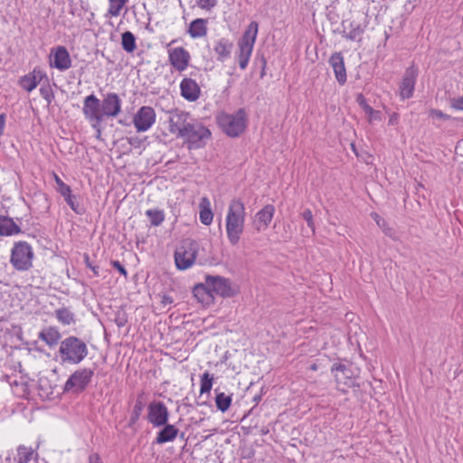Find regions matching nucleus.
I'll use <instances>...</instances> for the list:
<instances>
[{
	"label": "nucleus",
	"instance_id": "cd10ccee",
	"mask_svg": "<svg viewBox=\"0 0 463 463\" xmlns=\"http://www.w3.org/2000/svg\"><path fill=\"white\" fill-rule=\"evenodd\" d=\"M193 294L198 302L202 304H208L213 298L211 288L205 283L195 285L193 289Z\"/></svg>",
	"mask_w": 463,
	"mask_h": 463
},
{
	"label": "nucleus",
	"instance_id": "a878e982",
	"mask_svg": "<svg viewBox=\"0 0 463 463\" xmlns=\"http://www.w3.org/2000/svg\"><path fill=\"white\" fill-rule=\"evenodd\" d=\"M146 401H145V392H141L137 394L135 405L131 411V415L128 421V427L134 428L135 424L139 420L142 411L145 408Z\"/></svg>",
	"mask_w": 463,
	"mask_h": 463
},
{
	"label": "nucleus",
	"instance_id": "3c124183",
	"mask_svg": "<svg viewBox=\"0 0 463 463\" xmlns=\"http://www.w3.org/2000/svg\"><path fill=\"white\" fill-rule=\"evenodd\" d=\"M111 265L114 269H116L121 275L125 278L128 277V271L125 267L118 260H111Z\"/></svg>",
	"mask_w": 463,
	"mask_h": 463
},
{
	"label": "nucleus",
	"instance_id": "412c9836",
	"mask_svg": "<svg viewBox=\"0 0 463 463\" xmlns=\"http://www.w3.org/2000/svg\"><path fill=\"white\" fill-rule=\"evenodd\" d=\"M181 95L189 101L199 99L201 89L194 80L184 78L180 83Z\"/></svg>",
	"mask_w": 463,
	"mask_h": 463
},
{
	"label": "nucleus",
	"instance_id": "f3484780",
	"mask_svg": "<svg viewBox=\"0 0 463 463\" xmlns=\"http://www.w3.org/2000/svg\"><path fill=\"white\" fill-rule=\"evenodd\" d=\"M170 64L178 71H184L189 64L191 55L184 47L168 50Z\"/></svg>",
	"mask_w": 463,
	"mask_h": 463
},
{
	"label": "nucleus",
	"instance_id": "7c9ffc66",
	"mask_svg": "<svg viewBox=\"0 0 463 463\" xmlns=\"http://www.w3.org/2000/svg\"><path fill=\"white\" fill-rule=\"evenodd\" d=\"M209 206V200L207 198H203L200 203V221L204 225L211 224L213 219V213Z\"/></svg>",
	"mask_w": 463,
	"mask_h": 463
},
{
	"label": "nucleus",
	"instance_id": "a211bd4d",
	"mask_svg": "<svg viewBox=\"0 0 463 463\" xmlns=\"http://www.w3.org/2000/svg\"><path fill=\"white\" fill-rule=\"evenodd\" d=\"M417 76L418 71L413 66L409 67L405 71V73L400 85V95L402 99H410L411 97H412Z\"/></svg>",
	"mask_w": 463,
	"mask_h": 463
},
{
	"label": "nucleus",
	"instance_id": "bb28decb",
	"mask_svg": "<svg viewBox=\"0 0 463 463\" xmlns=\"http://www.w3.org/2000/svg\"><path fill=\"white\" fill-rule=\"evenodd\" d=\"M232 47L233 44L229 40L224 38L219 40L213 48L215 53L217 54V60L219 61H224L227 58H229L232 53Z\"/></svg>",
	"mask_w": 463,
	"mask_h": 463
},
{
	"label": "nucleus",
	"instance_id": "6ab92c4d",
	"mask_svg": "<svg viewBox=\"0 0 463 463\" xmlns=\"http://www.w3.org/2000/svg\"><path fill=\"white\" fill-rule=\"evenodd\" d=\"M275 213L273 204H267L260 210L254 217L253 226L258 232L266 230L270 224Z\"/></svg>",
	"mask_w": 463,
	"mask_h": 463
},
{
	"label": "nucleus",
	"instance_id": "f704fd0d",
	"mask_svg": "<svg viewBox=\"0 0 463 463\" xmlns=\"http://www.w3.org/2000/svg\"><path fill=\"white\" fill-rule=\"evenodd\" d=\"M215 403L217 409L222 412L227 411L232 404V395H226L224 392H218L217 390H215Z\"/></svg>",
	"mask_w": 463,
	"mask_h": 463
},
{
	"label": "nucleus",
	"instance_id": "ea45409f",
	"mask_svg": "<svg viewBox=\"0 0 463 463\" xmlns=\"http://www.w3.org/2000/svg\"><path fill=\"white\" fill-rule=\"evenodd\" d=\"M109 14L111 16H118L121 9L124 7L128 0H109Z\"/></svg>",
	"mask_w": 463,
	"mask_h": 463
},
{
	"label": "nucleus",
	"instance_id": "9d476101",
	"mask_svg": "<svg viewBox=\"0 0 463 463\" xmlns=\"http://www.w3.org/2000/svg\"><path fill=\"white\" fill-rule=\"evenodd\" d=\"M205 284L210 287L212 295L214 293L222 298H231L236 293L231 280L221 276L207 275Z\"/></svg>",
	"mask_w": 463,
	"mask_h": 463
},
{
	"label": "nucleus",
	"instance_id": "f257e3e1",
	"mask_svg": "<svg viewBox=\"0 0 463 463\" xmlns=\"http://www.w3.org/2000/svg\"><path fill=\"white\" fill-rule=\"evenodd\" d=\"M246 211L241 199H232L228 207L225 219L226 232L229 242L237 245L244 231Z\"/></svg>",
	"mask_w": 463,
	"mask_h": 463
},
{
	"label": "nucleus",
	"instance_id": "e2e57ef3",
	"mask_svg": "<svg viewBox=\"0 0 463 463\" xmlns=\"http://www.w3.org/2000/svg\"><path fill=\"white\" fill-rule=\"evenodd\" d=\"M462 276H463V273H462Z\"/></svg>",
	"mask_w": 463,
	"mask_h": 463
},
{
	"label": "nucleus",
	"instance_id": "4c0bfd02",
	"mask_svg": "<svg viewBox=\"0 0 463 463\" xmlns=\"http://www.w3.org/2000/svg\"><path fill=\"white\" fill-rule=\"evenodd\" d=\"M19 84L28 92L33 90L38 85V83L35 81V78L33 77L30 73L21 77L19 80Z\"/></svg>",
	"mask_w": 463,
	"mask_h": 463
},
{
	"label": "nucleus",
	"instance_id": "9b49d317",
	"mask_svg": "<svg viewBox=\"0 0 463 463\" xmlns=\"http://www.w3.org/2000/svg\"><path fill=\"white\" fill-rule=\"evenodd\" d=\"M156 111L152 107H141L133 117V124L137 132L147 131L156 122Z\"/></svg>",
	"mask_w": 463,
	"mask_h": 463
},
{
	"label": "nucleus",
	"instance_id": "e433bc0d",
	"mask_svg": "<svg viewBox=\"0 0 463 463\" xmlns=\"http://www.w3.org/2000/svg\"><path fill=\"white\" fill-rule=\"evenodd\" d=\"M146 215L149 218L153 226H159L165 220L164 212L157 209H149L146 212Z\"/></svg>",
	"mask_w": 463,
	"mask_h": 463
},
{
	"label": "nucleus",
	"instance_id": "a19ab883",
	"mask_svg": "<svg viewBox=\"0 0 463 463\" xmlns=\"http://www.w3.org/2000/svg\"><path fill=\"white\" fill-rule=\"evenodd\" d=\"M213 376H211V374L208 372L203 373V374L201 376V394L210 392L213 387Z\"/></svg>",
	"mask_w": 463,
	"mask_h": 463
},
{
	"label": "nucleus",
	"instance_id": "7ed1b4c3",
	"mask_svg": "<svg viewBox=\"0 0 463 463\" xmlns=\"http://www.w3.org/2000/svg\"><path fill=\"white\" fill-rule=\"evenodd\" d=\"M211 135V131L201 123L191 122L180 137L186 140L189 149H198L205 146Z\"/></svg>",
	"mask_w": 463,
	"mask_h": 463
},
{
	"label": "nucleus",
	"instance_id": "393cba45",
	"mask_svg": "<svg viewBox=\"0 0 463 463\" xmlns=\"http://www.w3.org/2000/svg\"><path fill=\"white\" fill-rule=\"evenodd\" d=\"M188 33L194 39L201 38L207 34V20L197 18L189 24Z\"/></svg>",
	"mask_w": 463,
	"mask_h": 463
},
{
	"label": "nucleus",
	"instance_id": "0eeeda50",
	"mask_svg": "<svg viewBox=\"0 0 463 463\" xmlns=\"http://www.w3.org/2000/svg\"><path fill=\"white\" fill-rule=\"evenodd\" d=\"M82 112L91 123L92 128H98L104 119L101 101L94 94H90L84 99Z\"/></svg>",
	"mask_w": 463,
	"mask_h": 463
},
{
	"label": "nucleus",
	"instance_id": "473e14b6",
	"mask_svg": "<svg viewBox=\"0 0 463 463\" xmlns=\"http://www.w3.org/2000/svg\"><path fill=\"white\" fill-rule=\"evenodd\" d=\"M238 45H239V49H240V52H239V56H238L239 66L241 70H244V69H246V67L249 63V60L250 58V55H251V52L253 50V46L249 45L247 43L246 44L238 43Z\"/></svg>",
	"mask_w": 463,
	"mask_h": 463
},
{
	"label": "nucleus",
	"instance_id": "4d7b16f0",
	"mask_svg": "<svg viewBox=\"0 0 463 463\" xmlns=\"http://www.w3.org/2000/svg\"><path fill=\"white\" fill-rule=\"evenodd\" d=\"M96 131H97V135H96V137L97 138H99L100 137V135H101V128H100V125H99L98 128H93Z\"/></svg>",
	"mask_w": 463,
	"mask_h": 463
},
{
	"label": "nucleus",
	"instance_id": "4be33fe9",
	"mask_svg": "<svg viewBox=\"0 0 463 463\" xmlns=\"http://www.w3.org/2000/svg\"><path fill=\"white\" fill-rule=\"evenodd\" d=\"M162 429L157 432L155 442L156 444H164L174 441L178 436L179 430L173 424L168 422L161 426Z\"/></svg>",
	"mask_w": 463,
	"mask_h": 463
},
{
	"label": "nucleus",
	"instance_id": "49530a36",
	"mask_svg": "<svg viewBox=\"0 0 463 463\" xmlns=\"http://www.w3.org/2000/svg\"><path fill=\"white\" fill-rule=\"evenodd\" d=\"M449 104L456 110H463V95L458 98L450 99Z\"/></svg>",
	"mask_w": 463,
	"mask_h": 463
},
{
	"label": "nucleus",
	"instance_id": "f8f14e48",
	"mask_svg": "<svg viewBox=\"0 0 463 463\" xmlns=\"http://www.w3.org/2000/svg\"><path fill=\"white\" fill-rule=\"evenodd\" d=\"M331 373L334 374L339 391L343 392H346L344 387H341V384H344L347 388L352 386L354 372L349 364L335 363L331 367Z\"/></svg>",
	"mask_w": 463,
	"mask_h": 463
},
{
	"label": "nucleus",
	"instance_id": "a18cd8bd",
	"mask_svg": "<svg viewBox=\"0 0 463 463\" xmlns=\"http://www.w3.org/2000/svg\"><path fill=\"white\" fill-rule=\"evenodd\" d=\"M430 117L432 118H438L440 120H449L450 118V116L448 114L443 113L439 109H432L430 111Z\"/></svg>",
	"mask_w": 463,
	"mask_h": 463
},
{
	"label": "nucleus",
	"instance_id": "5701e85b",
	"mask_svg": "<svg viewBox=\"0 0 463 463\" xmlns=\"http://www.w3.org/2000/svg\"><path fill=\"white\" fill-rule=\"evenodd\" d=\"M38 337L45 342L47 345L52 347L60 342L61 335L56 326H48L39 333Z\"/></svg>",
	"mask_w": 463,
	"mask_h": 463
},
{
	"label": "nucleus",
	"instance_id": "20e7f679",
	"mask_svg": "<svg viewBox=\"0 0 463 463\" xmlns=\"http://www.w3.org/2000/svg\"><path fill=\"white\" fill-rule=\"evenodd\" d=\"M33 252L31 245L26 241L15 242L12 250L10 262L19 271L28 270L32 268Z\"/></svg>",
	"mask_w": 463,
	"mask_h": 463
},
{
	"label": "nucleus",
	"instance_id": "39448f33",
	"mask_svg": "<svg viewBox=\"0 0 463 463\" xmlns=\"http://www.w3.org/2000/svg\"><path fill=\"white\" fill-rule=\"evenodd\" d=\"M223 132L229 137H239L246 128V113L243 109H240L235 114L222 115L218 119Z\"/></svg>",
	"mask_w": 463,
	"mask_h": 463
},
{
	"label": "nucleus",
	"instance_id": "864d4df0",
	"mask_svg": "<svg viewBox=\"0 0 463 463\" xmlns=\"http://www.w3.org/2000/svg\"><path fill=\"white\" fill-rule=\"evenodd\" d=\"M173 298L168 295H164L161 299V304L163 306L170 305L173 303Z\"/></svg>",
	"mask_w": 463,
	"mask_h": 463
},
{
	"label": "nucleus",
	"instance_id": "37998d69",
	"mask_svg": "<svg viewBox=\"0 0 463 463\" xmlns=\"http://www.w3.org/2000/svg\"><path fill=\"white\" fill-rule=\"evenodd\" d=\"M302 217L307 222V226L310 228L311 233L314 234L315 233V223L313 221L312 212L309 209L305 210L302 213Z\"/></svg>",
	"mask_w": 463,
	"mask_h": 463
},
{
	"label": "nucleus",
	"instance_id": "423d86ee",
	"mask_svg": "<svg viewBox=\"0 0 463 463\" xmlns=\"http://www.w3.org/2000/svg\"><path fill=\"white\" fill-rule=\"evenodd\" d=\"M198 248L199 245L195 241H184L175 252L176 268L180 270H184L190 268L194 263Z\"/></svg>",
	"mask_w": 463,
	"mask_h": 463
},
{
	"label": "nucleus",
	"instance_id": "4468645a",
	"mask_svg": "<svg viewBox=\"0 0 463 463\" xmlns=\"http://www.w3.org/2000/svg\"><path fill=\"white\" fill-rule=\"evenodd\" d=\"M50 66L61 71H64L71 67V59L64 46H58L52 50Z\"/></svg>",
	"mask_w": 463,
	"mask_h": 463
},
{
	"label": "nucleus",
	"instance_id": "052dcab7",
	"mask_svg": "<svg viewBox=\"0 0 463 463\" xmlns=\"http://www.w3.org/2000/svg\"><path fill=\"white\" fill-rule=\"evenodd\" d=\"M260 399V396H259V397H255V398H254V401H255V402H258Z\"/></svg>",
	"mask_w": 463,
	"mask_h": 463
},
{
	"label": "nucleus",
	"instance_id": "79ce46f5",
	"mask_svg": "<svg viewBox=\"0 0 463 463\" xmlns=\"http://www.w3.org/2000/svg\"><path fill=\"white\" fill-rule=\"evenodd\" d=\"M40 94L48 104H51L54 99L53 90L49 84L43 85L40 88Z\"/></svg>",
	"mask_w": 463,
	"mask_h": 463
},
{
	"label": "nucleus",
	"instance_id": "c03bdc74",
	"mask_svg": "<svg viewBox=\"0 0 463 463\" xmlns=\"http://www.w3.org/2000/svg\"><path fill=\"white\" fill-rule=\"evenodd\" d=\"M33 77L35 78V81L39 84L43 79L48 81V78L46 73L40 69L39 67H35L33 71L29 72Z\"/></svg>",
	"mask_w": 463,
	"mask_h": 463
},
{
	"label": "nucleus",
	"instance_id": "c756f323",
	"mask_svg": "<svg viewBox=\"0 0 463 463\" xmlns=\"http://www.w3.org/2000/svg\"><path fill=\"white\" fill-rule=\"evenodd\" d=\"M357 104L364 110L369 117V121L379 119L380 112L374 110L366 101L365 97L362 93H358L355 98Z\"/></svg>",
	"mask_w": 463,
	"mask_h": 463
},
{
	"label": "nucleus",
	"instance_id": "ddd939ff",
	"mask_svg": "<svg viewBox=\"0 0 463 463\" xmlns=\"http://www.w3.org/2000/svg\"><path fill=\"white\" fill-rule=\"evenodd\" d=\"M57 192L64 198L70 208L77 214H83L85 209L79 203L77 197L71 194V187L66 184L56 174H54Z\"/></svg>",
	"mask_w": 463,
	"mask_h": 463
},
{
	"label": "nucleus",
	"instance_id": "bf43d9fd",
	"mask_svg": "<svg viewBox=\"0 0 463 463\" xmlns=\"http://www.w3.org/2000/svg\"><path fill=\"white\" fill-rule=\"evenodd\" d=\"M310 369L313 370V371H316L317 369V365L316 364H313L311 366H310Z\"/></svg>",
	"mask_w": 463,
	"mask_h": 463
},
{
	"label": "nucleus",
	"instance_id": "603ef678",
	"mask_svg": "<svg viewBox=\"0 0 463 463\" xmlns=\"http://www.w3.org/2000/svg\"><path fill=\"white\" fill-rule=\"evenodd\" d=\"M128 142L130 146L138 148L141 146L143 140L137 137H128Z\"/></svg>",
	"mask_w": 463,
	"mask_h": 463
},
{
	"label": "nucleus",
	"instance_id": "5fc2aeb1",
	"mask_svg": "<svg viewBox=\"0 0 463 463\" xmlns=\"http://www.w3.org/2000/svg\"><path fill=\"white\" fill-rule=\"evenodd\" d=\"M5 125V114H0V136L4 133V128Z\"/></svg>",
	"mask_w": 463,
	"mask_h": 463
},
{
	"label": "nucleus",
	"instance_id": "c85d7f7f",
	"mask_svg": "<svg viewBox=\"0 0 463 463\" xmlns=\"http://www.w3.org/2000/svg\"><path fill=\"white\" fill-rule=\"evenodd\" d=\"M258 30H259L258 23L255 21L250 22L238 43H241V44L247 43L249 45L254 46V43H255L256 38H257V34H258Z\"/></svg>",
	"mask_w": 463,
	"mask_h": 463
},
{
	"label": "nucleus",
	"instance_id": "b1692460",
	"mask_svg": "<svg viewBox=\"0 0 463 463\" xmlns=\"http://www.w3.org/2000/svg\"><path fill=\"white\" fill-rule=\"evenodd\" d=\"M22 232L21 228L14 222L13 218L8 216H0V235L12 236Z\"/></svg>",
	"mask_w": 463,
	"mask_h": 463
},
{
	"label": "nucleus",
	"instance_id": "aec40b11",
	"mask_svg": "<svg viewBox=\"0 0 463 463\" xmlns=\"http://www.w3.org/2000/svg\"><path fill=\"white\" fill-rule=\"evenodd\" d=\"M329 64L333 68L337 82L344 85L347 77L343 54L337 52H334L329 58Z\"/></svg>",
	"mask_w": 463,
	"mask_h": 463
},
{
	"label": "nucleus",
	"instance_id": "09e8293b",
	"mask_svg": "<svg viewBox=\"0 0 463 463\" xmlns=\"http://www.w3.org/2000/svg\"><path fill=\"white\" fill-rule=\"evenodd\" d=\"M216 0H197L198 5L202 9L211 10L216 5Z\"/></svg>",
	"mask_w": 463,
	"mask_h": 463
},
{
	"label": "nucleus",
	"instance_id": "8fccbe9b",
	"mask_svg": "<svg viewBox=\"0 0 463 463\" xmlns=\"http://www.w3.org/2000/svg\"><path fill=\"white\" fill-rule=\"evenodd\" d=\"M115 323L118 327H123L128 323V318L125 313H118L116 315Z\"/></svg>",
	"mask_w": 463,
	"mask_h": 463
},
{
	"label": "nucleus",
	"instance_id": "f03ea898",
	"mask_svg": "<svg viewBox=\"0 0 463 463\" xmlns=\"http://www.w3.org/2000/svg\"><path fill=\"white\" fill-rule=\"evenodd\" d=\"M86 343L74 335H70L60 342L58 354L61 364H79L88 355Z\"/></svg>",
	"mask_w": 463,
	"mask_h": 463
},
{
	"label": "nucleus",
	"instance_id": "1a4fd4ad",
	"mask_svg": "<svg viewBox=\"0 0 463 463\" xmlns=\"http://www.w3.org/2000/svg\"><path fill=\"white\" fill-rule=\"evenodd\" d=\"M146 420L153 427L158 428L168 422L169 411L160 401H153L147 406Z\"/></svg>",
	"mask_w": 463,
	"mask_h": 463
},
{
	"label": "nucleus",
	"instance_id": "6e6552de",
	"mask_svg": "<svg viewBox=\"0 0 463 463\" xmlns=\"http://www.w3.org/2000/svg\"><path fill=\"white\" fill-rule=\"evenodd\" d=\"M94 371L89 368L76 370L66 381L64 392L75 390L77 392H83L91 382Z\"/></svg>",
	"mask_w": 463,
	"mask_h": 463
},
{
	"label": "nucleus",
	"instance_id": "58836bf2",
	"mask_svg": "<svg viewBox=\"0 0 463 463\" xmlns=\"http://www.w3.org/2000/svg\"><path fill=\"white\" fill-rule=\"evenodd\" d=\"M33 456V450L25 446H19L17 449L18 463H27Z\"/></svg>",
	"mask_w": 463,
	"mask_h": 463
},
{
	"label": "nucleus",
	"instance_id": "2f4dec72",
	"mask_svg": "<svg viewBox=\"0 0 463 463\" xmlns=\"http://www.w3.org/2000/svg\"><path fill=\"white\" fill-rule=\"evenodd\" d=\"M55 317L63 326H70L75 323V315L67 307H61L55 310Z\"/></svg>",
	"mask_w": 463,
	"mask_h": 463
},
{
	"label": "nucleus",
	"instance_id": "680f3d73",
	"mask_svg": "<svg viewBox=\"0 0 463 463\" xmlns=\"http://www.w3.org/2000/svg\"><path fill=\"white\" fill-rule=\"evenodd\" d=\"M345 23H347V21H343L342 25L345 26Z\"/></svg>",
	"mask_w": 463,
	"mask_h": 463
},
{
	"label": "nucleus",
	"instance_id": "c9c22d12",
	"mask_svg": "<svg viewBox=\"0 0 463 463\" xmlns=\"http://www.w3.org/2000/svg\"><path fill=\"white\" fill-rule=\"evenodd\" d=\"M350 32L343 36L350 41H360L361 36L364 32V28L361 26L360 24H356L355 22L349 23Z\"/></svg>",
	"mask_w": 463,
	"mask_h": 463
},
{
	"label": "nucleus",
	"instance_id": "de8ad7c7",
	"mask_svg": "<svg viewBox=\"0 0 463 463\" xmlns=\"http://www.w3.org/2000/svg\"><path fill=\"white\" fill-rule=\"evenodd\" d=\"M84 263L86 265V267H88L89 269H90L94 274V276L98 277L99 276V266H96V265H93L91 262H90V256L88 254H84Z\"/></svg>",
	"mask_w": 463,
	"mask_h": 463
},
{
	"label": "nucleus",
	"instance_id": "6e6d98bb",
	"mask_svg": "<svg viewBox=\"0 0 463 463\" xmlns=\"http://www.w3.org/2000/svg\"><path fill=\"white\" fill-rule=\"evenodd\" d=\"M90 463H102L98 454L90 456Z\"/></svg>",
	"mask_w": 463,
	"mask_h": 463
},
{
	"label": "nucleus",
	"instance_id": "13d9d810",
	"mask_svg": "<svg viewBox=\"0 0 463 463\" xmlns=\"http://www.w3.org/2000/svg\"><path fill=\"white\" fill-rule=\"evenodd\" d=\"M395 121H396V118L392 117V118H390V120H389V124L393 125Z\"/></svg>",
	"mask_w": 463,
	"mask_h": 463
},
{
	"label": "nucleus",
	"instance_id": "dca6fc26",
	"mask_svg": "<svg viewBox=\"0 0 463 463\" xmlns=\"http://www.w3.org/2000/svg\"><path fill=\"white\" fill-rule=\"evenodd\" d=\"M101 101L104 118H115L121 112V99L117 93H107Z\"/></svg>",
	"mask_w": 463,
	"mask_h": 463
},
{
	"label": "nucleus",
	"instance_id": "2eb2a0df",
	"mask_svg": "<svg viewBox=\"0 0 463 463\" xmlns=\"http://www.w3.org/2000/svg\"><path fill=\"white\" fill-rule=\"evenodd\" d=\"M169 114V131L172 134H176L177 137H180L181 134L184 133V129L191 123L188 121L189 113L175 109L170 111Z\"/></svg>",
	"mask_w": 463,
	"mask_h": 463
},
{
	"label": "nucleus",
	"instance_id": "72a5a7b5",
	"mask_svg": "<svg viewBox=\"0 0 463 463\" xmlns=\"http://www.w3.org/2000/svg\"><path fill=\"white\" fill-rule=\"evenodd\" d=\"M121 45L127 52H133L137 48L135 35L129 31L124 32L121 34Z\"/></svg>",
	"mask_w": 463,
	"mask_h": 463
}]
</instances>
